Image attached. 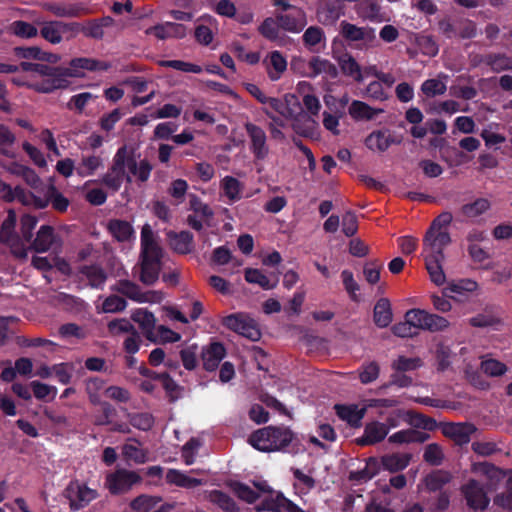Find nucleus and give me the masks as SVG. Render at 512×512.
Masks as SVG:
<instances>
[{"instance_id":"7","label":"nucleus","mask_w":512,"mask_h":512,"mask_svg":"<svg viewBox=\"0 0 512 512\" xmlns=\"http://www.w3.org/2000/svg\"><path fill=\"white\" fill-rule=\"evenodd\" d=\"M407 318L412 320L415 329L439 332L449 326V321L437 314L429 313L423 309L413 308L407 311Z\"/></svg>"},{"instance_id":"23","label":"nucleus","mask_w":512,"mask_h":512,"mask_svg":"<svg viewBox=\"0 0 512 512\" xmlns=\"http://www.w3.org/2000/svg\"><path fill=\"white\" fill-rule=\"evenodd\" d=\"M226 355V349L220 342H213L201 352L203 368L206 371H215Z\"/></svg>"},{"instance_id":"42","label":"nucleus","mask_w":512,"mask_h":512,"mask_svg":"<svg viewBox=\"0 0 512 512\" xmlns=\"http://www.w3.org/2000/svg\"><path fill=\"white\" fill-rule=\"evenodd\" d=\"M105 383V380L98 376L89 377L84 381L85 392L88 396L89 402L92 405L100 404V393L103 390Z\"/></svg>"},{"instance_id":"52","label":"nucleus","mask_w":512,"mask_h":512,"mask_svg":"<svg viewBox=\"0 0 512 512\" xmlns=\"http://www.w3.org/2000/svg\"><path fill=\"white\" fill-rule=\"evenodd\" d=\"M160 382L170 403H174L181 398L183 387L177 384L169 373L163 372Z\"/></svg>"},{"instance_id":"29","label":"nucleus","mask_w":512,"mask_h":512,"mask_svg":"<svg viewBox=\"0 0 512 512\" xmlns=\"http://www.w3.org/2000/svg\"><path fill=\"white\" fill-rule=\"evenodd\" d=\"M318 127V122L308 115L296 117L292 123V129L296 134L311 139L318 137Z\"/></svg>"},{"instance_id":"10","label":"nucleus","mask_w":512,"mask_h":512,"mask_svg":"<svg viewBox=\"0 0 512 512\" xmlns=\"http://www.w3.org/2000/svg\"><path fill=\"white\" fill-rule=\"evenodd\" d=\"M97 496L96 490L89 488L86 484L79 481L70 482L66 488V497L69 499L70 508L73 511L86 507Z\"/></svg>"},{"instance_id":"43","label":"nucleus","mask_w":512,"mask_h":512,"mask_svg":"<svg viewBox=\"0 0 512 512\" xmlns=\"http://www.w3.org/2000/svg\"><path fill=\"white\" fill-rule=\"evenodd\" d=\"M443 260L444 258L425 257L426 269L430 279L437 286L443 285L446 281V276L442 268Z\"/></svg>"},{"instance_id":"40","label":"nucleus","mask_w":512,"mask_h":512,"mask_svg":"<svg viewBox=\"0 0 512 512\" xmlns=\"http://www.w3.org/2000/svg\"><path fill=\"white\" fill-rule=\"evenodd\" d=\"M341 16V9L335 2H326L317 10V18L323 25L334 24Z\"/></svg>"},{"instance_id":"35","label":"nucleus","mask_w":512,"mask_h":512,"mask_svg":"<svg viewBox=\"0 0 512 512\" xmlns=\"http://www.w3.org/2000/svg\"><path fill=\"white\" fill-rule=\"evenodd\" d=\"M349 115L356 121L372 120L378 114L382 113V109H375L367 103L360 100H353L348 109Z\"/></svg>"},{"instance_id":"26","label":"nucleus","mask_w":512,"mask_h":512,"mask_svg":"<svg viewBox=\"0 0 512 512\" xmlns=\"http://www.w3.org/2000/svg\"><path fill=\"white\" fill-rule=\"evenodd\" d=\"M308 67L310 69L309 77L311 78L320 74H325L331 79H336L339 76L337 66L328 59H324L319 56H313L308 63Z\"/></svg>"},{"instance_id":"27","label":"nucleus","mask_w":512,"mask_h":512,"mask_svg":"<svg viewBox=\"0 0 512 512\" xmlns=\"http://www.w3.org/2000/svg\"><path fill=\"white\" fill-rule=\"evenodd\" d=\"M132 320L139 324L143 334L145 337L151 341L156 343V335H155V317L153 313L144 310V309H137L132 314Z\"/></svg>"},{"instance_id":"31","label":"nucleus","mask_w":512,"mask_h":512,"mask_svg":"<svg viewBox=\"0 0 512 512\" xmlns=\"http://www.w3.org/2000/svg\"><path fill=\"white\" fill-rule=\"evenodd\" d=\"M276 20L279 23L280 29L291 33L301 32L307 24L306 16L302 11H298L297 15L278 14Z\"/></svg>"},{"instance_id":"18","label":"nucleus","mask_w":512,"mask_h":512,"mask_svg":"<svg viewBox=\"0 0 512 512\" xmlns=\"http://www.w3.org/2000/svg\"><path fill=\"white\" fill-rule=\"evenodd\" d=\"M387 435V425L379 421H371L365 424L363 434L356 439V443L359 446L375 445L383 441Z\"/></svg>"},{"instance_id":"54","label":"nucleus","mask_w":512,"mask_h":512,"mask_svg":"<svg viewBox=\"0 0 512 512\" xmlns=\"http://www.w3.org/2000/svg\"><path fill=\"white\" fill-rule=\"evenodd\" d=\"M127 418L134 428L142 431L150 430L155 422L153 415L149 412L128 413Z\"/></svg>"},{"instance_id":"41","label":"nucleus","mask_w":512,"mask_h":512,"mask_svg":"<svg viewBox=\"0 0 512 512\" xmlns=\"http://www.w3.org/2000/svg\"><path fill=\"white\" fill-rule=\"evenodd\" d=\"M166 481L169 484H173L183 488H194L202 484V481L200 479L189 477L176 469L168 470L166 474Z\"/></svg>"},{"instance_id":"14","label":"nucleus","mask_w":512,"mask_h":512,"mask_svg":"<svg viewBox=\"0 0 512 512\" xmlns=\"http://www.w3.org/2000/svg\"><path fill=\"white\" fill-rule=\"evenodd\" d=\"M478 431L473 423H445L442 433L445 437L452 439L456 445L463 446L470 442L471 437Z\"/></svg>"},{"instance_id":"62","label":"nucleus","mask_w":512,"mask_h":512,"mask_svg":"<svg viewBox=\"0 0 512 512\" xmlns=\"http://www.w3.org/2000/svg\"><path fill=\"white\" fill-rule=\"evenodd\" d=\"M198 346L196 344L189 345L180 350V358L182 364L187 370H194L197 367Z\"/></svg>"},{"instance_id":"33","label":"nucleus","mask_w":512,"mask_h":512,"mask_svg":"<svg viewBox=\"0 0 512 512\" xmlns=\"http://www.w3.org/2000/svg\"><path fill=\"white\" fill-rule=\"evenodd\" d=\"M452 475L445 470H435L424 477V484L429 492H441L443 487L450 483Z\"/></svg>"},{"instance_id":"36","label":"nucleus","mask_w":512,"mask_h":512,"mask_svg":"<svg viewBox=\"0 0 512 512\" xmlns=\"http://www.w3.org/2000/svg\"><path fill=\"white\" fill-rule=\"evenodd\" d=\"M265 62L267 63L268 76L272 81L278 80L287 68L285 57L281 52L276 50L268 55V59H266Z\"/></svg>"},{"instance_id":"64","label":"nucleus","mask_w":512,"mask_h":512,"mask_svg":"<svg viewBox=\"0 0 512 512\" xmlns=\"http://www.w3.org/2000/svg\"><path fill=\"white\" fill-rule=\"evenodd\" d=\"M447 90V86L444 82L439 79H427L421 85V91L427 97H435L437 95H443Z\"/></svg>"},{"instance_id":"21","label":"nucleus","mask_w":512,"mask_h":512,"mask_svg":"<svg viewBox=\"0 0 512 512\" xmlns=\"http://www.w3.org/2000/svg\"><path fill=\"white\" fill-rule=\"evenodd\" d=\"M78 272L88 281V286L92 289L102 290L108 279L106 270L98 263L82 265Z\"/></svg>"},{"instance_id":"25","label":"nucleus","mask_w":512,"mask_h":512,"mask_svg":"<svg viewBox=\"0 0 512 512\" xmlns=\"http://www.w3.org/2000/svg\"><path fill=\"white\" fill-rule=\"evenodd\" d=\"M115 23L111 16L90 19L82 23V34L91 39L101 40L104 37V28L113 26Z\"/></svg>"},{"instance_id":"32","label":"nucleus","mask_w":512,"mask_h":512,"mask_svg":"<svg viewBox=\"0 0 512 512\" xmlns=\"http://www.w3.org/2000/svg\"><path fill=\"white\" fill-rule=\"evenodd\" d=\"M393 320L390 301L387 298L379 299L373 309V321L379 328L388 327Z\"/></svg>"},{"instance_id":"45","label":"nucleus","mask_w":512,"mask_h":512,"mask_svg":"<svg viewBox=\"0 0 512 512\" xmlns=\"http://www.w3.org/2000/svg\"><path fill=\"white\" fill-rule=\"evenodd\" d=\"M208 499L211 503L217 505L225 512L239 511V507L237 506L234 499L221 490H212L209 493Z\"/></svg>"},{"instance_id":"61","label":"nucleus","mask_w":512,"mask_h":512,"mask_svg":"<svg viewBox=\"0 0 512 512\" xmlns=\"http://www.w3.org/2000/svg\"><path fill=\"white\" fill-rule=\"evenodd\" d=\"M127 307V301L118 295H110L106 297L102 303L101 311L104 313L122 312Z\"/></svg>"},{"instance_id":"57","label":"nucleus","mask_w":512,"mask_h":512,"mask_svg":"<svg viewBox=\"0 0 512 512\" xmlns=\"http://www.w3.org/2000/svg\"><path fill=\"white\" fill-rule=\"evenodd\" d=\"M0 196L6 202H12L18 199L23 204H27L26 193L23 188L17 186L14 189L0 180Z\"/></svg>"},{"instance_id":"39","label":"nucleus","mask_w":512,"mask_h":512,"mask_svg":"<svg viewBox=\"0 0 512 512\" xmlns=\"http://www.w3.org/2000/svg\"><path fill=\"white\" fill-rule=\"evenodd\" d=\"M69 82L65 74H58L55 77H46L41 81H34V91L50 93L56 89L66 88Z\"/></svg>"},{"instance_id":"8","label":"nucleus","mask_w":512,"mask_h":512,"mask_svg":"<svg viewBox=\"0 0 512 512\" xmlns=\"http://www.w3.org/2000/svg\"><path fill=\"white\" fill-rule=\"evenodd\" d=\"M142 478L135 471L117 469L106 476V486L112 495H120L128 492Z\"/></svg>"},{"instance_id":"15","label":"nucleus","mask_w":512,"mask_h":512,"mask_svg":"<svg viewBox=\"0 0 512 512\" xmlns=\"http://www.w3.org/2000/svg\"><path fill=\"white\" fill-rule=\"evenodd\" d=\"M402 141L401 137H396L389 129H379L372 131L365 139V145L372 151L385 152L392 145H398Z\"/></svg>"},{"instance_id":"59","label":"nucleus","mask_w":512,"mask_h":512,"mask_svg":"<svg viewBox=\"0 0 512 512\" xmlns=\"http://www.w3.org/2000/svg\"><path fill=\"white\" fill-rule=\"evenodd\" d=\"M423 460L431 466H439L444 460L442 447L437 443H430L425 447Z\"/></svg>"},{"instance_id":"53","label":"nucleus","mask_w":512,"mask_h":512,"mask_svg":"<svg viewBox=\"0 0 512 512\" xmlns=\"http://www.w3.org/2000/svg\"><path fill=\"white\" fill-rule=\"evenodd\" d=\"M484 61L493 72L512 70V58L505 54H488Z\"/></svg>"},{"instance_id":"13","label":"nucleus","mask_w":512,"mask_h":512,"mask_svg":"<svg viewBox=\"0 0 512 512\" xmlns=\"http://www.w3.org/2000/svg\"><path fill=\"white\" fill-rule=\"evenodd\" d=\"M451 243L450 234L446 231L428 230L423 239L424 252L427 257L444 258L443 250Z\"/></svg>"},{"instance_id":"16","label":"nucleus","mask_w":512,"mask_h":512,"mask_svg":"<svg viewBox=\"0 0 512 512\" xmlns=\"http://www.w3.org/2000/svg\"><path fill=\"white\" fill-rule=\"evenodd\" d=\"M161 502L160 496L141 494L130 502V508L134 512H170L175 507L170 503L158 506Z\"/></svg>"},{"instance_id":"46","label":"nucleus","mask_w":512,"mask_h":512,"mask_svg":"<svg viewBox=\"0 0 512 512\" xmlns=\"http://www.w3.org/2000/svg\"><path fill=\"white\" fill-rule=\"evenodd\" d=\"M124 179L128 183L132 182L131 176L126 175L125 171H113V168L110 167L107 173L103 175L101 183L113 192H117L121 188Z\"/></svg>"},{"instance_id":"60","label":"nucleus","mask_w":512,"mask_h":512,"mask_svg":"<svg viewBox=\"0 0 512 512\" xmlns=\"http://www.w3.org/2000/svg\"><path fill=\"white\" fill-rule=\"evenodd\" d=\"M480 367H481L482 372L490 377L502 376L508 370L507 366L504 363H502L496 359L483 360L481 362Z\"/></svg>"},{"instance_id":"51","label":"nucleus","mask_w":512,"mask_h":512,"mask_svg":"<svg viewBox=\"0 0 512 512\" xmlns=\"http://www.w3.org/2000/svg\"><path fill=\"white\" fill-rule=\"evenodd\" d=\"M357 371L360 382L366 385L378 379L380 366L376 361L364 362Z\"/></svg>"},{"instance_id":"24","label":"nucleus","mask_w":512,"mask_h":512,"mask_svg":"<svg viewBox=\"0 0 512 512\" xmlns=\"http://www.w3.org/2000/svg\"><path fill=\"white\" fill-rule=\"evenodd\" d=\"M283 509L288 512H305L297 504L285 498L281 493L276 497L265 498L257 507L258 511L281 512Z\"/></svg>"},{"instance_id":"2","label":"nucleus","mask_w":512,"mask_h":512,"mask_svg":"<svg viewBox=\"0 0 512 512\" xmlns=\"http://www.w3.org/2000/svg\"><path fill=\"white\" fill-rule=\"evenodd\" d=\"M297 441L296 434L287 426L269 425L254 431L249 436V444L261 452H289V447Z\"/></svg>"},{"instance_id":"50","label":"nucleus","mask_w":512,"mask_h":512,"mask_svg":"<svg viewBox=\"0 0 512 512\" xmlns=\"http://www.w3.org/2000/svg\"><path fill=\"white\" fill-rule=\"evenodd\" d=\"M245 280L249 283L258 284L265 290L274 289L277 286L278 280L271 283L270 279L263 274L259 269L247 268L245 270Z\"/></svg>"},{"instance_id":"5","label":"nucleus","mask_w":512,"mask_h":512,"mask_svg":"<svg viewBox=\"0 0 512 512\" xmlns=\"http://www.w3.org/2000/svg\"><path fill=\"white\" fill-rule=\"evenodd\" d=\"M221 323L227 329L251 341H258L261 338V331L258 324L245 314H230L224 317Z\"/></svg>"},{"instance_id":"63","label":"nucleus","mask_w":512,"mask_h":512,"mask_svg":"<svg viewBox=\"0 0 512 512\" xmlns=\"http://www.w3.org/2000/svg\"><path fill=\"white\" fill-rule=\"evenodd\" d=\"M279 23L276 19L268 17L264 19L258 28L259 33L270 41H275L279 37Z\"/></svg>"},{"instance_id":"28","label":"nucleus","mask_w":512,"mask_h":512,"mask_svg":"<svg viewBox=\"0 0 512 512\" xmlns=\"http://www.w3.org/2000/svg\"><path fill=\"white\" fill-rule=\"evenodd\" d=\"M429 438L428 433L409 428L393 433L388 437V442L391 444L424 443Z\"/></svg>"},{"instance_id":"19","label":"nucleus","mask_w":512,"mask_h":512,"mask_svg":"<svg viewBox=\"0 0 512 512\" xmlns=\"http://www.w3.org/2000/svg\"><path fill=\"white\" fill-rule=\"evenodd\" d=\"M0 366H4L0 375L3 382H12L17 375L26 376L32 373V359L26 357L17 359L14 366L10 360L1 361Z\"/></svg>"},{"instance_id":"3","label":"nucleus","mask_w":512,"mask_h":512,"mask_svg":"<svg viewBox=\"0 0 512 512\" xmlns=\"http://www.w3.org/2000/svg\"><path fill=\"white\" fill-rule=\"evenodd\" d=\"M163 250L140 251L139 280L147 286L154 285L162 270Z\"/></svg>"},{"instance_id":"30","label":"nucleus","mask_w":512,"mask_h":512,"mask_svg":"<svg viewBox=\"0 0 512 512\" xmlns=\"http://www.w3.org/2000/svg\"><path fill=\"white\" fill-rule=\"evenodd\" d=\"M54 227L50 225H42L34 237V252H46L58 240Z\"/></svg>"},{"instance_id":"12","label":"nucleus","mask_w":512,"mask_h":512,"mask_svg":"<svg viewBox=\"0 0 512 512\" xmlns=\"http://www.w3.org/2000/svg\"><path fill=\"white\" fill-rule=\"evenodd\" d=\"M111 68L109 62L100 61L94 58L78 57L73 58L69 62V67H65L64 73L66 77H83V70L87 71H107Z\"/></svg>"},{"instance_id":"56","label":"nucleus","mask_w":512,"mask_h":512,"mask_svg":"<svg viewBox=\"0 0 512 512\" xmlns=\"http://www.w3.org/2000/svg\"><path fill=\"white\" fill-rule=\"evenodd\" d=\"M302 39L305 47L314 51L315 46L325 41V33L319 26H310L305 30Z\"/></svg>"},{"instance_id":"20","label":"nucleus","mask_w":512,"mask_h":512,"mask_svg":"<svg viewBox=\"0 0 512 512\" xmlns=\"http://www.w3.org/2000/svg\"><path fill=\"white\" fill-rule=\"evenodd\" d=\"M112 290L138 303L149 302L150 295H154V292H143L138 284L125 279L119 280Z\"/></svg>"},{"instance_id":"55","label":"nucleus","mask_w":512,"mask_h":512,"mask_svg":"<svg viewBox=\"0 0 512 512\" xmlns=\"http://www.w3.org/2000/svg\"><path fill=\"white\" fill-rule=\"evenodd\" d=\"M102 165V159L99 156H84L76 167L79 176L86 177L93 175L95 171Z\"/></svg>"},{"instance_id":"6","label":"nucleus","mask_w":512,"mask_h":512,"mask_svg":"<svg viewBox=\"0 0 512 512\" xmlns=\"http://www.w3.org/2000/svg\"><path fill=\"white\" fill-rule=\"evenodd\" d=\"M244 129L249 139V151L255 161H264L269 153L268 136L265 130L252 122L244 123Z\"/></svg>"},{"instance_id":"9","label":"nucleus","mask_w":512,"mask_h":512,"mask_svg":"<svg viewBox=\"0 0 512 512\" xmlns=\"http://www.w3.org/2000/svg\"><path fill=\"white\" fill-rule=\"evenodd\" d=\"M461 495L466 505L472 510H485L490 503L483 485L476 479H469L460 488Z\"/></svg>"},{"instance_id":"58","label":"nucleus","mask_w":512,"mask_h":512,"mask_svg":"<svg viewBox=\"0 0 512 512\" xmlns=\"http://www.w3.org/2000/svg\"><path fill=\"white\" fill-rule=\"evenodd\" d=\"M59 21L45 22L40 29V35L52 44H58L62 41L60 32Z\"/></svg>"},{"instance_id":"44","label":"nucleus","mask_w":512,"mask_h":512,"mask_svg":"<svg viewBox=\"0 0 512 512\" xmlns=\"http://www.w3.org/2000/svg\"><path fill=\"white\" fill-rule=\"evenodd\" d=\"M406 422L416 430L423 429L426 431H434L438 427L434 418L414 411H408Z\"/></svg>"},{"instance_id":"11","label":"nucleus","mask_w":512,"mask_h":512,"mask_svg":"<svg viewBox=\"0 0 512 512\" xmlns=\"http://www.w3.org/2000/svg\"><path fill=\"white\" fill-rule=\"evenodd\" d=\"M49 205H51L55 211L65 213L70 206V200L53 184H50L47 186L43 197L34 195V209H44Z\"/></svg>"},{"instance_id":"47","label":"nucleus","mask_w":512,"mask_h":512,"mask_svg":"<svg viewBox=\"0 0 512 512\" xmlns=\"http://www.w3.org/2000/svg\"><path fill=\"white\" fill-rule=\"evenodd\" d=\"M491 207V203L486 198H477L471 203L462 205L460 212L467 218H476L486 213Z\"/></svg>"},{"instance_id":"49","label":"nucleus","mask_w":512,"mask_h":512,"mask_svg":"<svg viewBox=\"0 0 512 512\" xmlns=\"http://www.w3.org/2000/svg\"><path fill=\"white\" fill-rule=\"evenodd\" d=\"M189 208L206 222L210 221L214 216L212 208L204 203L196 194L189 195Z\"/></svg>"},{"instance_id":"37","label":"nucleus","mask_w":512,"mask_h":512,"mask_svg":"<svg viewBox=\"0 0 512 512\" xmlns=\"http://www.w3.org/2000/svg\"><path fill=\"white\" fill-rule=\"evenodd\" d=\"M337 416L351 426H358L364 417V409H358L356 405L336 404L334 406Z\"/></svg>"},{"instance_id":"38","label":"nucleus","mask_w":512,"mask_h":512,"mask_svg":"<svg viewBox=\"0 0 512 512\" xmlns=\"http://www.w3.org/2000/svg\"><path fill=\"white\" fill-rule=\"evenodd\" d=\"M107 229L118 242L128 241L134 233L132 225L128 221L120 219H111Z\"/></svg>"},{"instance_id":"34","label":"nucleus","mask_w":512,"mask_h":512,"mask_svg":"<svg viewBox=\"0 0 512 512\" xmlns=\"http://www.w3.org/2000/svg\"><path fill=\"white\" fill-rule=\"evenodd\" d=\"M409 453H392L384 455L381 458L382 467L389 472H398L404 470L411 461Z\"/></svg>"},{"instance_id":"17","label":"nucleus","mask_w":512,"mask_h":512,"mask_svg":"<svg viewBox=\"0 0 512 512\" xmlns=\"http://www.w3.org/2000/svg\"><path fill=\"white\" fill-rule=\"evenodd\" d=\"M167 240L170 248L180 255H187L194 251V235L188 231L183 230L180 232L168 231Z\"/></svg>"},{"instance_id":"1","label":"nucleus","mask_w":512,"mask_h":512,"mask_svg":"<svg viewBox=\"0 0 512 512\" xmlns=\"http://www.w3.org/2000/svg\"><path fill=\"white\" fill-rule=\"evenodd\" d=\"M16 225L17 215L13 209H9L0 227V243L7 245L15 257L25 258L32 249V214L23 215L20 232Z\"/></svg>"},{"instance_id":"4","label":"nucleus","mask_w":512,"mask_h":512,"mask_svg":"<svg viewBox=\"0 0 512 512\" xmlns=\"http://www.w3.org/2000/svg\"><path fill=\"white\" fill-rule=\"evenodd\" d=\"M339 33L349 45L356 43L355 48L357 49H368L377 39L374 28L359 27L345 20L340 23Z\"/></svg>"},{"instance_id":"48","label":"nucleus","mask_w":512,"mask_h":512,"mask_svg":"<svg viewBox=\"0 0 512 512\" xmlns=\"http://www.w3.org/2000/svg\"><path fill=\"white\" fill-rule=\"evenodd\" d=\"M221 188L225 196L232 202L241 199L242 184L233 176H225L221 181Z\"/></svg>"},{"instance_id":"22","label":"nucleus","mask_w":512,"mask_h":512,"mask_svg":"<svg viewBox=\"0 0 512 512\" xmlns=\"http://www.w3.org/2000/svg\"><path fill=\"white\" fill-rule=\"evenodd\" d=\"M334 58L344 76L350 77L358 83L363 81L362 68L352 54L345 51Z\"/></svg>"}]
</instances>
